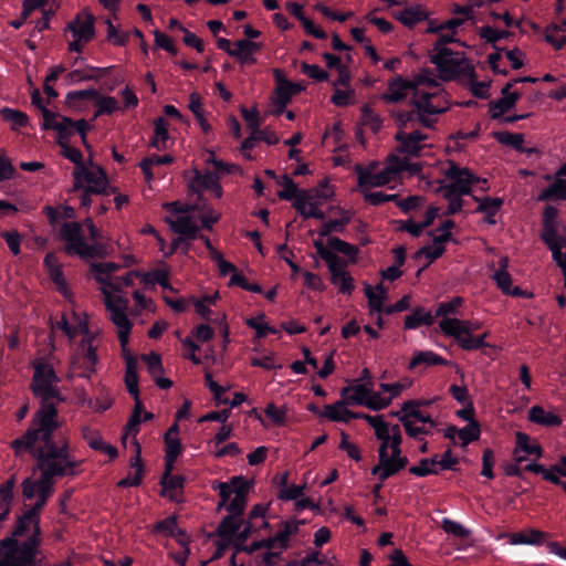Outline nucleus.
Listing matches in <instances>:
<instances>
[{"label": "nucleus", "mask_w": 566, "mask_h": 566, "mask_svg": "<svg viewBox=\"0 0 566 566\" xmlns=\"http://www.w3.org/2000/svg\"><path fill=\"white\" fill-rule=\"evenodd\" d=\"M33 376L30 382V390L34 397L40 399V407L35 411L25 432L12 440L10 447L31 448L39 440L54 438V432L60 428L59 411L56 402H64L57 385L61 381L54 367L44 357L34 359L31 363Z\"/></svg>", "instance_id": "nucleus-1"}, {"label": "nucleus", "mask_w": 566, "mask_h": 566, "mask_svg": "<svg viewBox=\"0 0 566 566\" xmlns=\"http://www.w3.org/2000/svg\"><path fill=\"white\" fill-rule=\"evenodd\" d=\"M39 442L43 444L36 447V443H33L31 448H10L15 457L28 452L35 460V469L41 474L34 504L44 509L54 491L55 479L77 475L81 461L72 454L70 440L65 436L59 434L56 439L49 438L48 440H39Z\"/></svg>", "instance_id": "nucleus-2"}, {"label": "nucleus", "mask_w": 566, "mask_h": 566, "mask_svg": "<svg viewBox=\"0 0 566 566\" xmlns=\"http://www.w3.org/2000/svg\"><path fill=\"white\" fill-rule=\"evenodd\" d=\"M59 239L65 243L64 251L69 255H77L83 260L105 258L112 250V245L104 240L87 243L83 224L77 221H65L61 224Z\"/></svg>", "instance_id": "nucleus-3"}, {"label": "nucleus", "mask_w": 566, "mask_h": 566, "mask_svg": "<svg viewBox=\"0 0 566 566\" xmlns=\"http://www.w3.org/2000/svg\"><path fill=\"white\" fill-rule=\"evenodd\" d=\"M41 537L31 534L25 541L4 537L0 541V566H41Z\"/></svg>", "instance_id": "nucleus-4"}, {"label": "nucleus", "mask_w": 566, "mask_h": 566, "mask_svg": "<svg viewBox=\"0 0 566 566\" xmlns=\"http://www.w3.org/2000/svg\"><path fill=\"white\" fill-rule=\"evenodd\" d=\"M446 177L452 181L441 187L442 196L448 201L471 195V186L480 181L469 168H462L454 161H449Z\"/></svg>", "instance_id": "nucleus-5"}, {"label": "nucleus", "mask_w": 566, "mask_h": 566, "mask_svg": "<svg viewBox=\"0 0 566 566\" xmlns=\"http://www.w3.org/2000/svg\"><path fill=\"white\" fill-rule=\"evenodd\" d=\"M314 247L317 254L327 263L331 273V282L338 286V291L343 294H352L355 289L354 280L350 274L345 271L343 260L329 251L322 240H315Z\"/></svg>", "instance_id": "nucleus-6"}, {"label": "nucleus", "mask_w": 566, "mask_h": 566, "mask_svg": "<svg viewBox=\"0 0 566 566\" xmlns=\"http://www.w3.org/2000/svg\"><path fill=\"white\" fill-rule=\"evenodd\" d=\"M451 49H443L440 55H431L430 62L446 78L453 80L458 76L469 78V82L476 77L475 69L467 59L453 57Z\"/></svg>", "instance_id": "nucleus-7"}, {"label": "nucleus", "mask_w": 566, "mask_h": 566, "mask_svg": "<svg viewBox=\"0 0 566 566\" xmlns=\"http://www.w3.org/2000/svg\"><path fill=\"white\" fill-rule=\"evenodd\" d=\"M74 190H80L82 188L87 189V191L93 192L94 195H108L109 185L108 179L104 170L99 169L98 171H93L85 167H81L80 170L74 174Z\"/></svg>", "instance_id": "nucleus-8"}, {"label": "nucleus", "mask_w": 566, "mask_h": 566, "mask_svg": "<svg viewBox=\"0 0 566 566\" xmlns=\"http://www.w3.org/2000/svg\"><path fill=\"white\" fill-rule=\"evenodd\" d=\"M104 294V303L106 311L109 313V318L118 329L125 327H133L127 314L126 308L128 301L122 296L113 297L106 289H101Z\"/></svg>", "instance_id": "nucleus-9"}, {"label": "nucleus", "mask_w": 566, "mask_h": 566, "mask_svg": "<svg viewBox=\"0 0 566 566\" xmlns=\"http://www.w3.org/2000/svg\"><path fill=\"white\" fill-rule=\"evenodd\" d=\"M189 189L197 195H200L205 190H210L216 197L222 196V187L219 184V177L216 172L207 170L201 172L195 169L192 178L188 182Z\"/></svg>", "instance_id": "nucleus-10"}, {"label": "nucleus", "mask_w": 566, "mask_h": 566, "mask_svg": "<svg viewBox=\"0 0 566 566\" xmlns=\"http://www.w3.org/2000/svg\"><path fill=\"white\" fill-rule=\"evenodd\" d=\"M66 29L72 32L73 38L87 43L95 36V17L88 10H84L67 24Z\"/></svg>", "instance_id": "nucleus-11"}, {"label": "nucleus", "mask_w": 566, "mask_h": 566, "mask_svg": "<svg viewBox=\"0 0 566 566\" xmlns=\"http://www.w3.org/2000/svg\"><path fill=\"white\" fill-rule=\"evenodd\" d=\"M371 387L365 384H357L354 386L344 387L340 390L342 399L336 401V406H367L370 399Z\"/></svg>", "instance_id": "nucleus-12"}, {"label": "nucleus", "mask_w": 566, "mask_h": 566, "mask_svg": "<svg viewBox=\"0 0 566 566\" xmlns=\"http://www.w3.org/2000/svg\"><path fill=\"white\" fill-rule=\"evenodd\" d=\"M429 15L430 12L421 4L406 6L392 13V17L408 29H413L418 23L428 20Z\"/></svg>", "instance_id": "nucleus-13"}, {"label": "nucleus", "mask_w": 566, "mask_h": 566, "mask_svg": "<svg viewBox=\"0 0 566 566\" xmlns=\"http://www.w3.org/2000/svg\"><path fill=\"white\" fill-rule=\"evenodd\" d=\"M427 138L428 136L418 129L411 133L399 130L396 134V140L400 144L399 151L412 156H418L421 153V143Z\"/></svg>", "instance_id": "nucleus-14"}, {"label": "nucleus", "mask_w": 566, "mask_h": 566, "mask_svg": "<svg viewBox=\"0 0 566 566\" xmlns=\"http://www.w3.org/2000/svg\"><path fill=\"white\" fill-rule=\"evenodd\" d=\"M120 268L119 264L114 262H96L91 264V272L94 275L96 282L102 284V289H111L114 292H120V286L117 283H112L109 276L118 271Z\"/></svg>", "instance_id": "nucleus-15"}, {"label": "nucleus", "mask_w": 566, "mask_h": 566, "mask_svg": "<svg viewBox=\"0 0 566 566\" xmlns=\"http://www.w3.org/2000/svg\"><path fill=\"white\" fill-rule=\"evenodd\" d=\"M441 332L446 336L469 335L481 328L478 321H462L459 318H443L439 323Z\"/></svg>", "instance_id": "nucleus-16"}, {"label": "nucleus", "mask_w": 566, "mask_h": 566, "mask_svg": "<svg viewBox=\"0 0 566 566\" xmlns=\"http://www.w3.org/2000/svg\"><path fill=\"white\" fill-rule=\"evenodd\" d=\"M408 463L409 460L407 457L389 459L388 454L382 460H379L378 464L371 468V474L378 475L379 481L385 482L390 476L403 470Z\"/></svg>", "instance_id": "nucleus-17"}, {"label": "nucleus", "mask_w": 566, "mask_h": 566, "mask_svg": "<svg viewBox=\"0 0 566 566\" xmlns=\"http://www.w3.org/2000/svg\"><path fill=\"white\" fill-rule=\"evenodd\" d=\"M367 422L374 429L376 438L380 441L378 458L382 460L388 455V449H390V424L384 421L380 416L368 417Z\"/></svg>", "instance_id": "nucleus-18"}, {"label": "nucleus", "mask_w": 566, "mask_h": 566, "mask_svg": "<svg viewBox=\"0 0 566 566\" xmlns=\"http://www.w3.org/2000/svg\"><path fill=\"white\" fill-rule=\"evenodd\" d=\"M412 87L413 84L410 81L397 76L388 82V88L380 98L388 104L399 103L406 98L408 91Z\"/></svg>", "instance_id": "nucleus-19"}, {"label": "nucleus", "mask_w": 566, "mask_h": 566, "mask_svg": "<svg viewBox=\"0 0 566 566\" xmlns=\"http://www.w3.org/2000/svg\"><path fill=\"white\" fill-rule=\"evenodd\" d=\"M548 533L528 528L521 532L510 534V543L512 545H536L539 546L548 538Z\"/></svg>", "instance_id": "nucleus-20"}, {"label": "nucleus", "mask_w": 566, "mask_h": 566, "mask_svg": "<svg viewBox=\"0 0 566 566\" xmlns=\"http://www.w3.org/2000/svg\"><path fill=\"white\" fill-rule=\"evenodd\" d=\"M345 407L346 406L338 407L336 406V402L333 405H326L324 416L332 421L345 423H348L352 419H364L365 421H367V418L371 417L368 413L355 412Z\"/></svg>", "instance_id": "nucleus-21"}, {"label": "nucleus", "mask_w": 566, "mask_h": 566, "mask_svg": "<svg viewBox=\"0 0 566 566\" xmlns=\"http://www.w3.org/2000/svg\"><path fill=\"white\" fill-rule=\"evenodd\" d=\"M522 97L521 92H513L512 94L502 95L501 98L491 101L489 103L491 118L497 119L513 107H515L518 99Z\"/></svg>", "instance_id": "nucleus-22"}, {"label": "nucleus", "mask_w": 566, "mask_h": 566, "mask_svg": "<svg viewBox=\"0 0 566 566\" xmlns=\"http://www.w3.org/2000/svg\"><path fill=\"white\" fill-rule=\"evenodd\" d=\"M107 73L108 69L86 66L85 69H76L67 73L65 76V81L67 84H77L84 81H98Z\"/></svg>", "instance_id": "nucleus-23"}, {"label": "nucleus", "mask_w": 566, "mask_h": 566, "mask_svg": "<svg viewBox=\"0 0 566 566\" xmlns=\"http://www.w3.org/2000/svg\"><path fill=\"white\" fill-rule=\"evenodd\" d=\"M365 296L368 300V306L370 310V314H384V302L387 300V290L380 283L375 289L368 284L365 286Z\"/></svg>", "instance_id": "nucleus-24"}, {"label": "nucleus", "mask_w": 566, "mask_h": 566, "mask_svg": "<svg viewBox=\"0 0 566 566\" xmlns=\"http://www.w3.org/2000/svg\"><path fill=\"white\" fill-rule=\"evenodd\" d=\"M170 228L179 237L184 238V241L197 240L199 237V228L191 220L190 217H179L175 221L170 222Z\"/></svg>", "instance_id": "nucleus-25"}, {"label": "nucleus", "mask_w": 566, "mask_h": 566, "mask_svg": "<svg viewBox=\"0 0 566 566\" xmlns=\"http://www.w3.org/2000/svg\"><path fill=\"white\" fill-rule=\"evenodd\" d=\"M566 200V179L554 176L553 182L537 195V201Z\"/></svg>", "instance_id": "nucleus-26"}, {"label": "nucleus", "mask_w": 566, "mask_h": 566, "mask_svg": "<svg viewBox=\"0 0 566 566\" xmlns=\"http://www.w3.org/2000/svg\"><path fill=\"white\" fill-rule=\"evenodd\" d=\"M558 209L554 206L547 205L542 213V233L541 239L544 238H555L556 235H560L558 233Z\"/></svg>", "instance_id": "nucleus-27"}, {"label": "nucleus", "mask_w": 566, "mask_h": 566, "mask_svg": "<svg viewBox=\"0 0 566 566\" xmlns=\"http://www.w3.org/2000/svg\"><path fill=\"white\" fill-rule=\"evenodd\" d=\"M304 524V521L287 520L280 523V530L274 535V539L277 541V547L281 549H287L290 547L291 536L298 532V526Z\"/></svg>", "instance_id": "nucleus-28"}, {"label": "nucleus", "mask_w": 566, "mask_h": 566, "mask_svg": "<svg viewBox=\"0 0 566 566\" xmlns=\"http://www.w3.org/2000/svg\"><path fill=\"white\" fill-rule=\"evenodd\" d=\"M434 322V318L430 311L418 306L412 310V312L405 317V329H417L420 326H431Z\"/></svg>", "instance_id": "nucleus-29"}, {"label": "nucleus", "mask_w": 566, "mask_h": 566, "mask_svg": "<svg viewBox=\"0 0 566 566\" xmlns=\"http://www.w3.org/2000/svg\"><path fill=\"white\" fill-rule=\"evenodd\" d=\"M479 201V206L476 208V212H481L485 214L484 221L491 226L496 223L495 214L503 206L504 201L502 198H492L484 197L482 199L474 198Z\"/></svg>", "instance_id": "nucleus-30"}, {"label": "nucleus", "mask_w": 566, "mask_h": 566, "mask_svg": "<svg viewBox=\"0 0 566 566\" xmlns=\"http://www.w3.org/2000/svg\"><path fill=\"white\" fill-rule=\"evenodd\" d=\"M528 420L531 422L545 427H559L563 422L562 417L552 412H547L541 406H533L528 411Z\"/></svg>", "instance_id": "nucleus-31"}, {"label": "nucleus", "mask_w": 566, "mask_h": 566, "mask_svg": "<svg viewBox=\"0 0 566 566\" xmlns=\"http://www.w3.org/2000/svg\"><path fill=\"white\" fill-rule=\"evenodd\" d=\"M42 212L46 216L49 223L55 227L61 219L74 220L76 218L75 209L67 205H61L57 207L45 206Z\"/></svg>", "instance_id": "nucleus-32"}, {"label": "nucleus", "mask_w": 566, "mask_h": 566, "mask_svg": "<svg viewBox=\"0 0 566 566\" xmlns=\"http://www.w3.org/2000/svg\"><path fill=\"white\" fill-rule=\"evenodd\" d=\"M542 241L552 252L553 260L564 270L566 275V253L562 252L563 248L566 247V238L563 235H556L555 238H544Z\"/></svg>", "instance_id": "nucleus-33"}, {"label": "nucleus", "mask_w": 566, "mask_h": 566, "mask_svg": "<svg viewBox=\"0 0 566 566\" xmlns=\"http://www.w3.org/2000/svg\"><path fill=\"white\" fill-rule=\"evenodd\" d=\"M243 518L233 516V515H227L224 516L221 522L219 523L216 534L218 537H226L230 538L232 541L235 539V536L238 534V531L242 527Z\"/></svg>", "instance_id": "nucleus-34"}, {"label": "nucleus", "mask_w": 566, "mask_h": 566, "mask_svg": "<svg viewBox=\"0 0 566 566\" xmlns=\"http://www.w3.org/2000/svg\"><path fill=\"white\" fill-rule=\"evenodd\" d=\"M350 214L344 211L339 219H332L322 224L317 231L322 238L331 237L332 233H344L347 224L350 222Z\"/></svg>", "instance_id": "nucleus-35"}, {"label": "nucleus", "mask_w": 566, "mask_h": 566, "mask_svg": "<svg viewBox=\"0 0 566 566\" xmlns=\"http://www.w3.org/2000/svg\"><path fill=\"white\" fill-rule=\"evenodd\" d=\"M279 81V85L275 90V105L277 107V113L283 112L285 106L290 103L293 95L297 94V91L294 90V84L290 81L283 80L280 81L279 76H276Z\"/></svg>", "instance_id": "nucleus-36"}, {"label": "nucleus", "mask_w": 566, "mask_h": 566, "mask_svg": "<svg viewBox=\"0 0 566 566\" xmlns=\"http://www.w3.org/2000/svg\"><path fill=\"white\" fill-rule=\"evenodd\" d=\"M448 363L447 360L441 357L440 355L431 352V350H424V352H417L411 360L409 361L408 368L415 369L416 367L420 365H427V366H433V365H441L446 366Z\"/></svg>", "instance_id": "nucleus-37"}, {"label": "nucleus", "mask_w": 566, "mask_h": 566, "mask_svg": "<svg viewBox=\"0 0 566 566\" xmlns=\"http://www.w3.org/2000/svg\"><path fill=\"white\" fill-rule=\"evenodd\" d=\"M507 259L502 258L499 261V269L492 275L496 286L502 291L503 294H510L512 287V276L507 272Z\"/></svg>", "instance_id": "nucleus-38"}, {"label": "nucleus", "mask_w": 566, "mask_h": 566, "mask_svg": "<svg viewBox=\"0 0 566 566\" xmlns=\"http://www.w3.org/2000/svg\"><path fill=\"white\" fill-rule=\"evenodd\" d=\"M420 402L418 400H408L402 405V411L405 412L402 416H407V419L416 420L422 423H429L430 427L436 426V421L431 418L430 415H424L419 410Z\"/></svg>", "instance_id": "nucleus-39"}, {"label": "nucleus", "mask_w": 566, "mask_h": 566, "mask_svg": "<svg viewBox=\"0 0 566 566\" xmlns=\"http://www.w3.org/2000/svg\"><path fill=\"white\" fill-rule=\"evenodd\" d=\"M409 472L419 478L439 474L438 455L434 454L431 458L421 459L418 465H413L409 469Z\"/></svg>", "instance_id": "nucleus-40"}, {"label": "nucleus", "mask_w": 566, "mask_h": 566, "mask_svg": "<svg viewBox=\"0 0 566 566\" xmlns=\"http://www.w3.org/2000/svg\"><path fill=\"white\" fill-rule=\"evenodd\" d=\"M98 97V91L94 87L81 91L69 92L65 96V104L70 108H77L84 101H94Z\"/></svg>", "instance_id": "nucleus-41"}, {"label": "nucleus", "mask_w": 566, "mask_h": 566, "mask_svg": "<svg viewBox=\"0 0 566 566\" xmlns=\"http://www.w3.org/2000/svg\"><path fill=\"white\" fill-rule=\"evenodd\" d=\"M402 169V163L396 158V165H389L382 168L380 171L375 172V181L371 182V187H382L389 184Z\"/></svg>", "instance_id": "nucleus-42"}, {"label": "nucleus", "mask_w": 566, "mask_h": 566, "mask_svg": "<svg viewBox=\"0 0 566 566\" xmlns=\"http://www.w3.org/2000/svg\"><path fill=\"white\" fill-rule=\"evenodd\" d=\"M0 114L3 120L11 124L12 129L27 127L29 124L28 115L21 111L3 107L0 109Z\"/></svg>", "instance_id": "nucleus-43"}, {"label": "nucleus", "mask_w": 566, "mask_h": 566, "mask_svg": "<svg viewBox=\"0 0 566 566\" xmlns=\"http://www.w3.org/2000/svg\"><path fill=\"white\" fill-rule=\"evenodd\" d=\"M327 244L328 247L326 248L333 253L338 252L353 260H355L358 254V248L356 245L350 244L337 237H329Z\"/></svg>", "instance_id": "nucleus-44"}, {"label": "nucleus", "mask_w": 566, "mask_h": 566, "mask_svg": "<svg viewBox=\"0 0 566 566\" xmlns=\"http://www.w3.org/2000/svg\"><path fill=\"white\" fill-rule=\"evenodd\" d=\"M452 337L455 339L457 344L463 350H467V352H472V350H478V349H481L484 347H490V344H488L486 342H483V337H478L476 335L461 334V335L452 336Z\"/></svg>", "instance_id": "nucleus-45"}, {"label": "nucleus", "mask_w": 566, "mask_h": 566, "mask_svg": "<svg viewBox=\"0 0 566 566\" xmlns=\"http://www.w3.org/2000/svg\"><path fill=\"white\" fill-rule=\"evenodd\" d=\"M243 528L238 531V534L235 536V552L237 553H245L249 548V544H247V541L250 536H252L253 533L256 532V527L253 525L251 521H244L242 524Z\"/></svg>", "instance_id": "nucleus-46"}, {"label": "nucleus", "mask_w": 566, "mask_h": 566, "mask_svg": "<svg viewBox=\"0 0 566 566\" xmlns=\"http://www.w3.org/2000/svg\"><path fill=\"white\" fill-rule=\"evenodd\" d=\"M96 102L95 117L102 115H112L116 111L120 109L118 102L113 96H101L94 99Z\"/></svg>", "instance_id": "nucleus-47"}, {"label": "nucleus", "mask_w": 566, "mask_h": 566, "mask_svg": "<svg viewBox=\"0 0 566 566\" xmlns=\"http://www.w3.org/2000/svg\"><path fill=\"white\" fill-rule=\"evenodd\" d=\"M57 133V143H67L74 135V120L67 116H60V120L53 126Z\"/></svg>", "instance_id": "nucleus-48"}, {"label": "nucleus", "mask_w": 566, "mask_h": 566, "mask_svg": "<svg viewBox=\"0 0 566 566\" xmlns=\"http://www.w3.org/2000/svg\"><path fill=\"white\" fill-rule=\"evenodd\" d=\"M511 35H513V33L510 31H505V30L499 31V30L493 29L490 25L482 27L479 30V36L482 40H484L486 43L492 44V46L496 50H497L496 42L502 39H509Z\"/></svg>", "instance_id": "nucleus-49"}, {"label": "nucleus", "mask_w": 566, "mask_h": 566, "mask_svg": "<svg viewBox=\"0 0 566 566\" xmlns=\"http://www.w3.org/2000/svg\"><path fill=\"white\" fill-rule=\"evenodd\" d=\"M413 106L416 107V111L419 113H423L427 115H437L446 112L444 108H439L432 103V95L431 94H423L421 97L416 98L412 101Z\"/></svg>", "instance_id": "nucleus-50"}, {"label": "nucleus", "mask_w": 566, "mask_h": 566, "mask_svg": "<svg viewBox=\"0 0 566 566\" xmlns=\"http://www.w3.org/2000/svg\"><path fill=\"white\" fill-rule=\"evenodd\" d=\"M360 122L363 125L368 126L374 133H377L382 126V120L379 115L367 104L361 107Z\"/></svg>", "instance_id": "nucleus-51"}, {"label": "nucleus", "mask_w": 566, "mask_h": 566, "mask_svg": "<svg viewBox=\"0 0 566 566\" xmlns=\"http://www.w3.org/2000/svg\"><path fill=\"white\" fill-rule=\"evenodd\" d=\"M481 429L479 422H471L462 429H458V437L461 440V444L467 447L469 443L480 439Z\"/></svg>", "instance_id": "nucleus-52"}, {"label": "nucleus", "mask_w": 566, "mask_h": 566, "mask_svg": "<svg viewBox=\"0 0 566 566\" xmlns=\"http://www.w3.org/2000/svg\"><path fill=\"white\" fill-rule=\"evenodd\" d=\"M521 450L523 451L524 453L526 454H530V455H537V457H541L542 453H543V450L541 448L539 444H532L530 442V438L526 433H523V432H517L516 434V449H515V453H517V451Z\"/></svg>", "instance_id": "nucleus-53"}, {"label": "nucleus", "mask_w": 566, "mask_h": 566, "mask_svg": "<svg viewBox=\"0 0 566 566\" xmlns=\"http://www.w3.org/2000/svg\"><path fill=\"white\" fill-rule=\"evenodd\" d=\"M495 138L499 143L511 146L517 151H523V143L524 137L522 134L509 133V132H499L495 133Z\"/></svg>", "instance_id": "nucleus-54"}, {"label": "nucleus", "mask_w": 566, "mask_h": 566, "mask_svg": "<svg viewBox=\"0 0 566 566\" xmlns=\"http://www.w3.org/2000/svg\"><path fill=\"white\" fill-rule=\"evenodd\" d=\"M527 472H533L536 474H542L543 479L562 488V484H564V481L559 479L556 474H553L552 471H548L543 464L539 463H530L525 465L524 468Z\"/></svg>", "instance_id": "nucleus-55"}, {"label": "nucleus", "mask_w": 566, "mask_h": 566, "mask_svg": "<svg viewBox=\"0 0 566 566\" xmlns=\"http://www.w3.org/2000/svg\"><path fill=\"white\" fill-rule=\"evenodd\" d=\"M463 304V298L460 296L453 297L449 302H441L436 310V316L449 318V315L455 314L458 308Z\"/></svg>", "instance_id": "nucleus-56"}, {"label": "nucleus", "mask_w": 566, "mask_h": 566, "mask_svg": "<svg viewBox=\"0 0 566 566\" xmlns=\"http://www.w3.org/2000/svg\"><path fill=\"white\" fill-rule=\"evenodd\" d=\"M107 25V39L111 43L118 46H124L127 44L129 40V34L127 32H120L109 19L105 21Z\"/></svg>", "instance_id": "nucleus-57"}, {"label": "nucleus", "mask_w": 566, "mask_h": 566, "mask_svg": "<svg viewBox=\"0 0 566 566\" xmlns=\"http://www.w3.org/2000/svg\"><path fill=\"white\" fill-rule=\"evenodd\" d=\"M186 479L182 475H168L160 478V485L163 486L161 495L166 496L167 491L181 490L185 485Z\"/></svg>", "instance_id": "nucleus-58"}, {"label": "nucleus", "mask_w": 566, "mask_h": 566, "mask_svg": "<svg viewBox=\"0 0 566 566\" xmlns=\"http://www.w3.org/2000/svg\"><path fill=\"white\" fill-rule=\"evenodd\" d=\"M280 184L283 186V190L279 191L277 196L282 200L291 201L301 191L287 175L282 177V182Z\"/></svg>", "instance_id": "nucleus-59"}, {"label": "nucleus", "mask_w": 566, "mask_h": 566, "mask_svg": "<svg viewBox=\"0 0 566 566\" xmlns=\"http://www.w3.org/2000/svg\"><path fill=\"white\" fill-rule=\"evenodd\" d=\"M301 70L305 75L316 82H326L329 78L328 73L316 64H308L304 62L302 63Z\"/></svg>", "instance_id": "nucleus-60"}, {"label": "nucleus", "mask_w": 566, "mask_h": 566, "mask_svg": "<svg viewBox=\"0 0 566 566\" xmlns=\"http://www.w3.org/2000/svg\"><path fill=\"white\" fill-rule=\"evenodd\" d=\"M82 437L93 450L99 451V449L104 447V441L97 430L84 427L82 430Z\"/></svg>", "instance_id": "nucleus-61"}, {"label": "nucleus", "mask_w": 566, "mask_h": 566, "mask_svg": "<svg viewBox=\"0 0 566 566\" xmlns=\"http://www.w3.org/2000/svg\"><path fill=\"white\" fill-rule=\"evenodd\" d=\"M1 238L6 241L13 255H19L21 253L20 244L22 238L17 230L3 231L1 232Z\"/></svg>", "instance_id": "nucleus-62"}, {"label": "nucleus", "mask_w": 566, "mask_h": 566, "mask_svg": "<svg viewBox=\"0 0 566 566\" xmlns=\"http://www.w3.org/2000/svg\"><path fill=\"white\" fill-rule=\"evenodd\" d=\"M293 200L294 209L303 217V213H306L310 208V203L313 202V196L307 190H301Z\"/></svg>", "instance_id": "nucleus-63"}, {"label": "nucleus", "mask_w": 566, "mask_h": 566, "mask_svg": "<svg viewBox=\"0 0 566 566\" xmlns=\"http://www.w3.org/2000/svg\"><path fill=\"white\" fill-rule=\"evenodd\" d=\"M142 358L145 360L148 373L151 377H156L164 373L161 358L158 354L151 353L149 355H143Z\"/></svg>", "instance_id": "nucleus-64"}]
</instances>
